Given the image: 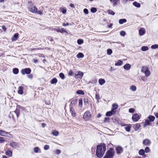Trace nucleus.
I'll return each instance as SVG.
<instances>
[{
	"instance_id": "6e6d98bb",
	"label": "nucleus",
	"mask_w": 158,
	"mask_h": 158,
	"mask_svg": "<svg viewBox=\"0 0 158 158\" xmlns=\"http://www.w3.org/2000/svg\"><path fill=\"white\" fill-rule=\"evenodd\" d=\"M150 151V149L149 147H146L145 148V152L146 153H148V152Z\"/></svg>"
},
{
	"instance_id": "20e7f679",
	"label": "nucleus",
	"mask_w": 158,
	"mask_h": 158,
	"mask_svg": "<svg viewBox=\"0 0 158 158\" xmlns=\"http://www.w3.org/2000/svg\"><path fill=\"white\" fill-rule=\"evenodd\" d=\"M141 72L144 73L146 77H148L151 74L148 68L146 66H143L142 67Z\"/></svg>"
},
{
	"instance_id": "a18cd8bd",
	"label": "nucleus",
	"mask_w": 158,
	"mask_h": 158,
	"mask_svg": "<svg viewBox=\"0 0 158 158\" xmlns=\"http://www.w3.org/2000/svg\"><path fill=\"white\" fill-rule=\"evenodd\" d=\"M110 118L109 117H105L104 118V123H107L109 122L110 121Z\"/></svg>"
},
{
	"instance_id": "a878e982",
	"label": "nucleus",
	"mask_w": 158,
	"mask_h": 158,
	"mask_svg": "<svg viewBox=\"0 0 158 158\" xmlns=\"http://www.w3.org/2000/svg\"><path fill=\"white\" fill-rule=\"evenodd\" d=\"M98 82L100 85H102L105 83V81L104 79L101 78L99 79Z\"/></svg>"
},
{
	"instance_id": "bb28decb",
	"label": "nucleus",
	"mask_w": 158,
	"mask_h": 158,
	"mask_svg": "<svg viewBox=\"0 0 158 158\" xmlns=\"http://www.w3.org/2000/svg\"><path fill=\"white\" fill-rule=\"evenodd\" d=\"M123 61L121 60H118L117 63H115V66H120L123 64Z\"/></svg>"
},
{
	"instance_id": "473e14b6",
	"label": "nucleus",
	"mask_w": 158,
	"mask_h": 158,
	"mask_svg": "<svg viewBox=\"0 0 158 158\" xmlns=\"http://www.w3.org/2000/svg\"><path fill=\"white\" fill-rule=\"evenodd\" d=\"M148 50V48L146 46H143L141 47V50L143 51H146Z\"/></svg>"
},
{
	"instance_id": "a19ab883",
	"label": "nucleus",
	"mask_w": 158,
	"mask_h": 158,
	"mask_svg": "<svg viewBox=\"0 0 158 158\" xmlns=\"http://www.w3.org/2000/svg\"><path fill=\"white\" fill-rule=\"evenodd\" d=\"M151 48L152 49H155L158 48V44H155L152 45L151 47Z\"/></svg>"
},
{
	"instance_id": "6e6552de",
	"label": "nucleus",
	"mask_w": 158,
	"mask_h": 158,
	"mask_svg": "<svg viewBox=\"0 0 158 158\" xmlns=\"http://www.w3.org/2000/svg\"><path fill=\"white\" fill-rule=\"evenodd\" d=\"M31 70L30 68H26L21 70V72L23 75L25 74H29L31 73Z\"/></svg>"
},
{
	"instance_id": "aec40b11",
	"label": "nucleus",
	"mask_w": 158,
	"mask_h": 158,
	"mask_svg": "<svg viewBox=\"0 0 158 158\" xmlns=\"http://www.w3.org/2000/svg\"><path fill=\"white\" fill-rule=\"evenodd\" d=\"M19 35V34L18 33H15L14 35V36L12 38V41H15L17 40L18 39V37Z\"/></svg>"
},
{
	"instance_id": "052dcab7",
	"label": "nucleus",
	"mask_w": 158,
	"mask_h": 158,
	"mask_svg": "<svg viewBox=\"0 0 158 158\" xmlns=\"http://www.w3.org/2000/svg\"><path fill=\"white\" fill-rule=\"evenodd\" d=\"M110 111L112 113V114H114L115 113V112H116V110H115L112 108L111 110Z\"/></svg>"
},
{
	"instance_id": "f03ea898",
	"label": "nucleus",
	"mask_w": 158,
	"mask_h": 158,
	"mask_svg": "<svg viewBox=\"0 0 158 158\" xmlns=\"http://www.w3.org/2000/svg\"><path fill=\"white\" fill-rule=\"evenodd\" d=\"M115 154L114 149L110 148L107 151L103 158H113Z\"/></svg>"
},
{
	"instance_id": "3c124183",
	"label": "nucleus",
	"mask_w": 158,
	"mask_h": 158,
	"mask_svg": "<svg viewBox=\"0 0 158 158\" xmlns=\"http://www.w3.org/2000/svg\"><path fill=\"white\" fill-rule=\"evenodd\" d=\"M5 141V140L4 138L2 137H0V143H2Z\"/></svg>"
},
{
	"instance_id": "2f4dec72",
	"label": "nucleus",
	"mask_w": 158,
	"mask_h": 158,
	"mask_svg": "<svg viewBox=\"0 0 158 158\" xmlns=\"http://www.w3.org/2000/svg\"><path fill=\"white\" fill-rule=\"evenodd\" d=\"M139 154L141 156L145 154L144 150L143 149L140 150L139 151Z\"/></svg>"
},
{
	"instance_id": "774afa93",
	"label": "nucleus",
	"mask_w": 158,
	"mask_h": 158,
	"mask_svg": "<svg viewBox=\"0 0 158 158\" xmlns=\"http://www.w3.org/2000/svg\"><path fill=\"white\" fill-rule=\"evenodd\" d=\"M154 115H155V116L156 118H158V113H155V112L154 113Z\"/></svg>"
},
{
	"instance_id": "cd10ccee",
	"label": "nucleus",
	"mask_w": 158,
	"mask_h": 158,
	"mask_svg": "<svg viewBox=\"0 0 158 158\" xmlns=\"http://www.w3.org/2000/svg\"><path fill=\"white\" fill-rule=\"evenodd\" d=\"M133 4L134 6L137 7H140V4L136 1L133 2Z\"/></svg>"
},
{
	"instance_id": "423d86ee",
	"label": "nucleus",
	"mask_w": 158,
	"mask_h": 158,
	"mask_svg": "<svg viewBox=\"0 0 158 158\" xmlns=\"http://www.w3.org/2000/svg\"><path fill=\"white\" fill-rule=\"evenodd\" d=\"M83 74V72L79 71L77 73L75 74V78L76 79H81L82 77Z\"/></svg>"
},
{
	"instance_id": "7c9ffc66",
	"label": "nucleus",
	"mask_w": 158,
	"mask_h": 158,
	"mask_svg": "<svg viewBox=\"0 0 158 158\" xmlns=\"http://www.w3.org/2000/svg\"><path fill=\"white\" fill-rule=\"evenodd\" d=\"M145 123L144 126H146L147 125H149L151 124V122L149 120L146 119L145 121Z\"/></svg>"
},
{
	"instance_id": "5701e85b",
	"label": "nucleus",
	"mask_w": 158,
	"mask_h": 158,
	"mask_svg": "<svg viewBox=\"0 0 158 158\" xmlns=\"http://www.w3.org/2000/svg\"><path fill=\"white\" fill-rule=\"evenodd\" d=\"M58 81V80L57 79L55 78H53L50 81V82L52 84H56L57 83Z\"/></svg>"
},
{
	"instance_id": "37998d69",
	"label": "nucleus",
	"mask_w": 158,
	"mask_h": 158,
	"mask_svg": "<svg viewBox=\"0 0 158 158\" xmlns=\"http://www.w3.org/2000/svg\"><path fill=\"white\" fill-rule=\"evenodd\" d=\"M59 76L62 79H64L65 78L64 75L63 73H60L59 74Z\"/></svg>"
},
{
	"instance_id": "2eb2a0df",
	"label": "nucleus",
	"mask_w": 158,
	"mask_h": 158,
	"mask_svg": "<svg viewBox=\"0 0 158 158\" xmlns=\"http://www.w3.org/2000/svg\"><path fill=\"white\" fill-rule=\"evenodd\" d=\"M146 32L145 29L143 27L141 28L139 31V34L140 36H142L145 34Z\"/></svg>"
},
{
	"instance_id": "ddd939ff",
	"label": "nucleus",
	"mask_w": 158,
	"mask_h": 158,
	"mask_svg": "<svg viewBox=\"0 0 158 158\" xmlns=\"http://www.w3.org/2000/svg\"><path fill=\"white\" fill-rule=\"evenodd\" d=\"M29 10L31 11L33 13H35L37 11V8L34 6L32 5L30 6L29 8Z\"/></svg>"
},
{
	"instance_id": "c03bdc74",
	"label": "nucleus",
	"mask_w": 158,
	"mask_h": 158,
	"mask_svg": "<svg viewBox=\"0 0 158 158\" xmlns=\"http://www.w3.org/2000/svg\"><path fill=\"white\" fill-rule=\"evenodd\" d=\"M130 89L132 91H135L136 90V87L135 85H132V86H131V87Z\"/></svg>"
},
{
	"instance_id": "c756f323",
	"label": "nucleus",
	"mask_w": 158,
	"mask_h": 158,
	"mask_svg": "<svg viewBox=\"0 0 158 158\" xmlns=\"http://www.w3.org/2000/svg\"><path fill=\"white\" fill-rule=\"evenodd\" d=\"M127 22V20L125 19H121L119 20V23L120 24H122Z\"/></svg>"
},
{
	"instance_id": "ea45409f",
	"label": "nucleus",
	"mask_w": 158,
	"mask_h": 158,
	"mask_svg": "<svg viewBox=\"0 0 158 158\" xmlns=\"http://www.w3.org/2000/svg\"><path fill=\"white\" fill-rule=\"evenodd\" d=\"M77 99H74L72 100L71 104L75 105L77 103Z\"/></svg>"
},
{
	"instance_id": "f257e3e1",
	"label": "nucleus",
	"mask_w": 158,
	"mask_h": 158,
	"mask_svg": "<svg viewBox=\"0 0 158 158\" xmlns=\"http://www.w3.org/2000/svg\"><path fill=\"white\" fill-rule=\"evenodd\" d=\"M106 150V146L103 143L102 145H98L97 147L96 155L98 158H101L103 156Z\"/></svg>"
},
{
	"instance_id": "69168bd1",
	"label": "nucleus",
	"mask_w": 158,
	"mask_h": 158,
	"mask_svg": "<svg viewBox=\"0 0 158 158\" xmlns=\"http://www.w3.org/2000/svg\"><path fill=\"white\" fill-rule=\"evenodd\" d=\"M96 98L97 99H100L99 95L98 94H96L95 95Z\"/></svg>"
},
{
	"instance_id": "412c9836",
	"label": "nucleus",
	"mask_w": 158,
	"mask_h": 158,
	"mask_svg": "<svg viewBox=\"0 0 158 158\" xmlns=\"http://www.w3.org/2000/svg\"><path fill=\"white\" fill-rule=\"evenodd\" d=\"M52 134L54 136H57L59 134V132L56 130H53L52 131Z\"/></svg>"
},
{
	"instance_id": "39448f33",
	"label": "nucleus",
	"mask_w": 158,
	"mask_h": 158,
	"mask_svg": "<svg viewBox=\"0 0 158 158\" xmlns=\"http://www.w3.org/2000/svg\"><path fill=\"white\" fill-rule=\"evenodd\" d=\"M20 107V106H18L17 107L16 110L12 112V113H10V115H11V114L12 115V118L13 117V113H15L16 115L17 118H18V117H19V114H20V109H19Z\"/></svg>"
},
{
	"instance_id": "f704fd0d",
	"label": "nucleus",
	"mask_w": 158,
	"mask_h": 158,
	"mask_svg": "<svg viewBox=\"0 0 158 158\" xmlns=\"http://www.w3.org/2000/svg\"><path fill=\"white\" fill-rule=\"evenodd\" d=\"M78 58H83L84 56V54L82 53H79L77 55Z\"/></svg>"
},
{
	"instance_id": "79ce46f5",
	"label": "nucleus",
	"mask_w": 158,
	"mask_h": 158,
	"mask_svg": "<svg viewBox=\"0 0 158 158\" xmlns=\"http://www.w3.org/2000/svg\"><path fill=\"white\" fill-rule=\"evenodd\" d=\"M97 11V9L95 7H92L91 9V12L94 13L96 12Z\"/></svg>"
},
{
	"instance_id": "7ed1b4c3",
	"label": "nucleus",
	"mask_w": 158,
	"mask_h": 158,
	"mask_svg": "<svg viewBox=\"0 0 158 158\" xmlns=\"http://www.w3.org/2000/svg\"><path fill=\"white\" fill-rule=\"evenodd\" d=\"M91 114L89 110H87L83 115V118L85 121L89 120L91 118Z\"/></svg>"
},
{
	"instance_id": "a211bd4d",
	"label": "nucleus",
	"mask_w": 158,
	"mask_h": 158,
	"mask_svg": "<svg viewBox=\"0 0 158 158\" xmlns=\"http://www.w3.org/2000/svg\"><path fill=\"white\" fill-rule=\"evenodd\" d=\"M8 133L2 130H0V135L2 136H6Z\"/></svg>"
},
{
	"instance_id": "0eeeda50",
	"label": "nucleus",
	"mask_w": 158,
	"mask_h": 158,
	"mask_svg": "<svg viewBox=\"0 0 158 158\" xmlns=\"http://www.w3.org/2000/svg\"><path fill=\"white\" fill-rule=\"evenodd\" d=\"M132 119L133 121L137 122L139 119L140 117L138 114L136 113L132 115Z\"/></svg>"
},
{
	"instance_id": "603ef678",
	"label": "nucleus",
	"mask_w": 158,
	"mask_h": 158,
	"mask_svg": "<svg viewBox=\"0 0 158 158\" xmlns=\"http://www.w3.org/2000/svg\"><path fill=\"white\" fill-rule=\"evenodd\" d=\"M120 35L122 36H124L126 35V32L124 31H121L120 32Z\"/></svg>"
},
{
	"instance_id": "e2e57ef3",
	"label": "nucleus",
	"mask_w": 158,
	"mask_h": 158,
	"mask_svg": "<svg viewBox=\"0 0 158 158\" xmlns=\"http://www.w3.org/2000/svg\"><path fill=\"white\" fill-rule=\"evenodd\" d=\"M69 25V24L68 23H63V26H68Z\"/></svg>"
},
{
	"instance_id": "1a4fd4ad",
	"label": "nucleus",
	"mask_w": 158,
	"mask_h": 158,
	"mask_svg": "<svg viewBox=\"0 0 158 158\" xmlns=\"http://www.w3.org/2000/svg\"><path fill=\"white\" fill-rule=\"evenodd\" d=\"M70 112L72 116L73 117H75L77 114L73 107L72 106H70Z\"/></svg>"
},
{
	"instance_id": "6ab92c4d",
	"label": "nucleus",
	"mask_w": 158,
	"mask_h": 158,
	"mask_svg": "<svg viewBox=\"0 0 158 158\" xmlns=\"http://www.w3.org/2000/svg\"><path fill=\"white\" fill-rule=\"evenodd\" d=\"M140 126V124L139 123H137L133 126V128L135 131H137L139 130Z\"/></svg>"
},
{
	"instance_id": "09e8293b",
	"label": "nucleus",
	"mask_w": 158,
	"mask_h": 158,
	"mask_svg": "<svg viewBox=\"0 0 158 158\" xmlns=\"http://www.w3.org/2000/svg\"><path fill=\"white\" fill-rule=\"evenodd\" d=\"M112 115H113L112 113L110 111L107 112L106 114V116H110Z\"/></svg>"
},
{
	"instance_id": "5fc2aeb1",
	"label": "nucleus",
	"mask_w": 158,
	"mask_h": 158,
	"mask_svg": "<svg viewBox=\"0 0 158 158\" xmlns=\"http://www.w3.org/2000/svg\"><path fill=\"white\" fill-rule=\"evenodd\" d=\"M61 11L63 14H65L66 12V10L65 8H61Z\"/></svg>"
},
{
	"instance_id": "49530a36",
	"label": "nucleus",
	"mask_w": 158,
	"mask_h": 158,
	"mask_svg": "<svg viewBox=\"0 0 158 158\" xmlns=\"http://www.w3.org/2000/svg\"><path fill=\"white\" fill-rule=\"evenodd\" d=\"M112 53V51L111 49H108L107 50V54L108 55H110Z\"/></svg>"
},
{
	"instance_id": "864d4df0",
	"label": "nucleus",
	"mask_w": 158,
	"mask_h": 158,
	"mask_svg": "<svg viewBox=\"0 0 158 158\" xmlns=\"http://www.w3.org/2000/svg\"><path fill=\"white\" fill-rule=\"evenodd\" d=\"M49 145L46 144L45 145L44 147V149L45 150H47L49 149Z\"/></svg>"
},
{
	"instance_id": "9d476101",
	"label": "nucleus",
	"mask_w": 158,
	"mask_h": 158,
	"mask_svg": "<svg viewBox=\"0 0 158 158\" xmlns=\"http://www.w3.org/2000/svg\"><path fill=\"white\" fill-rule=\"evenodd\" d=\"M55 31H56L58 32H60L61 33H68V32L67 31L64 29L63 28H61L60 29H57L56 28H54L53 29Z\"/></svg>"
},
{
	"instance_id": "4468645a",
	"label": "nucleus",
	"mask_w": 158,
	"mask_h": 158,
	"mask_svg": "<svg viewBox=\"0 0 158 158\" xmlns=\"http://www.w3.org/2000/svg\"><path fill=\"white\" fill-rule=\"evenodd\" d=\"M122 126H126L125 129L126 131L127 132L130 131L131 128V125L130 124H124Z\"/></svg>"
},
{
	"instance_id": "e433bc0d",
	"label": "nucleus",
	"mask_w": 158,
	"mask_h": 158,
	"mask_svg": "<svg viewBox=\"0 0 158 158\" xmlns=\"http://www.w3.org/2000/svg\"><path fill=\"white\" fill-rule=\"evenodd\" d=\"M13 72L14 74H16L19 72V69L16 68H14L13 69Z\"/></svg>"
},
{
	"instance_id": "4c0bfd02",
	"label": "nucleus",
	"mask_w": 158,
	"mask_h": 158,
	"mask_svg": "<svg viewBox=\"0 0 158 158\" xmlns=\"http://www.w3.org/2000/svg\"><path fill=\"white\" fill-rule=\"evenodd\" d=\"M118 107V105L115 103L113 104L112 105V108L115 110L117 109Z\"/></svg>"
},
{
	"instance_id": "13d9d810",
	"label": "nucleus",
	"mask_w": 158,
	"mask_h": 158,
	"mask_svg": "<svg viewBox=\"0 0 158 158\" xmlns=\"http://www.w3.org/2000/svg\"><path fill=\"white\" fill-rule=\"evenodd\" d=\"M73 73L72 70L69 71L68 73V75L70 76H72L73 75Z\"/></svg>"
},
{
	"instance_id": "72a5a7b5",
	"label": "nucleus",
	"mask_w": 158,
	"mask_h": 158,
	"mask_svg": "<svg viewBox=\"0 0 158 158\" xmlns=\"http://www.w3.org/2000/svg\"><path fill=\"white\" fill-rule=\"evenodd\" d=\"M107 13L108 14L114 15L115 14L114 12L112 10H107Z\"/></svg>"
},
{
	"instance_id": "4d7b16f0",
	"label": "nucleus",
	"mask_w": 158,
	"mask_h": 158,
	"mask_svg": "<svg viewBox=\"0 0 158 158\" xmlns=\"http://www.w3.org/2000/svg\"><path fill=\"white\" fill-rule=\"evenodd\" d=\"M61 152V151L59 149H57L55 151V153L57 154H59Z\"/></svg>"
},
{
	"instance_id": "b1692460",
	"label": "nucleus",
	"mask_w": 158,
	"mask_h": 158,
	"mask_svg": "<svg viewBox=\"0 0 158 158\" xmlns=\"http://www.w3.org/2000/svg\"><path fill=\"white\" fill-rule=\"evenodd\" d=\"M148 120L150 121L151 123L152 122H153L155 119V118L154 116L152 115H149L148 117Z\"/></svg>"
},
{
	"instance_id": "c85d7f7f",
	"label": "nucleus",
	"mask_w": 158,
	"mask_h": 158,
	"mask_svg": "<svg viewBox=\"0 0 158 158\" xmlns=\"http://www.w3.org/2000/svg\"><path fill=\"white\" fill-rule=\"evenodd\" d=\"M6 154L8 156L10 157L12 155V152L11 151L8 150L6 152Z\"/></svg>"
},
{
	"instance_id": "393cba45",
	"label": "nucleus",
	"mask_w": 158,
	"mask_h": 158,
	"mask_svg": "<svg viewBox=\"0 0 158 158\" xmlns=\"http://www.w3.org/2000/svg\"><path fill=\"white\" fill-rule=\"evenodd\" d=\"M10 145L12 147L16 148L17 146V143L14 142H11L10 143Z\"/></svg>"
},
{
	"instance_id": "f3484780",
	"label": "nucleus",
	"mask_w": 158,
	"mask_h": 158,
	"mask_svg": "<svg viewBox=\"0 0 158 158\" xmlns=\"http://www.w3.org/2000/svg\"><path fill=\"white\" fill-rule=\"evenodd\" d=\"M110 1L112 3L113 6L117 5L118 3H119L120 2V0H110Z\"/></svg>"
},
{
	"instance_id": "dca6fc26",
	"label": "nucleus",
	"mask_w": 158,
	"mask_h": 158,
	"mask_svg": "<svg viewBox=\"0 0 158 158\" xmlns=\"http://www.w3.org/2000/svg\"><path fill=\"white\" fill-rule=\"evenodd\" d=\"M25 85H23L22 86H20L18 88V93L19 94H22L23 93V89L24 88V87Z\"/></svg>"
},
{
	"instance_id": "9b49d317",
	"label": "nucleus",
	"mask_w": 158,
	"mask_h": 158,
	"mask_svg": "<svg viewBox=\"0 0 158 158\" xmlns=\"http://www.w3.org/2000/svg\"><path fill=\"white\" fill-rule=\"evenodd\" d=\"M143 143L144 145L148 146L149 145L151 144V142L149 139H146L143 141Z\"/></svg>"
},
{
	"instance_id": "de8ad7c7",
	"label": "nucleus",
	"mask_w": 158,
	"mask_h": 158,
	"mask_svg": "<svg viewBox=\"0 0 158 158\" xmlns=\"http://www.w3.org/2000/svg\"><path fill=\"white\" fill-rule=\"evenodd\" d=\"M79 105L81 107L82 106V100L81 98L79 99Z\"/></svg>"
},
{
	"instance_id": "bf43d9fd",
	"label": "nucleus",
	"mask_w": 158,
	"mask_h": 158,
	"mask_svg": "<svg viewBox=\"0 0 158 158\" xmlns=\"http://www.w3.org/2000/svg\"><path fill=\"white\" fill-rule=\"evenodd\" d=\"M83 11H84V13L86 14H87L89 13L88 10V9L86 8L84 9L83 10Z\"/></svg>"
},
{
	"instance_id": "8fccbe9b",
	"label": "nucleus",
	"mask_w": 158,
	"mask_h": 158,
	"mask_svg": "<svg viewBox=\"0 0 158 158\" xmlns=\"http://www.w3.org/2000/svg\"><path fill=\"white\" fill-rule=\"evenodd\" d=\"M135 111V109L134 108H130L129 110V112L130 113H133Z\"/></svg>"
},
{
	"instance_id": "680f3d73",
	"label": "nucleus",
	"mask_w": 158,
	"mask_h": 158,
	"mask_svg": "<svg viewBox=\"0 0 158 158\" xmlns=\"http://www.w3.org/2000/svg\"><path fill=\"white\" fill-rule=\"evenodd\" d=\"M38 149L39 148L38 147L35 148L34 149V152L36 153L38 152Z\"/></svg>"
},
{
	"instance_id": "338daca9",
	"label": "nucleus",
	"mask_w": 158,
	"mask_h": 158,
	"mask_svg": "<svg viewBox=\"0 0 158 158\" xmlns=\"http://www.w3.org/2000/svg\"><path fill=\"white\" fill-rule=\"evenodd\" d=\"M2 28L4 31H6V28L4 26H2Z\"/></svg>"
},
{
	"instance_id": "58836bf2",
	"label": "nucleus",
	"mask_w": 158,
	"mask_h": 158,
	"mask_svg": "<svg viewBox=\"0 0 158 158\" xmlns=\"http://www.w3.org/2000/svg\"><path fill=\"white\" fill-rule=\"evenodd\" d=\"M77 43L78 44H81L83 43V40L81 39H78L77 40Z\"/></svg>"
},
{
	"instance_id": "4be33fe9",
	"label": "nucleus",
	"mask_w": 158,
	"mask_h": 158,
	"mask_svg": "<svg viewBox=\"0 0 158 158\" xmlns=\"http://www.w3.org/2000/svg\"><path fill=\"white\" fill-rule=\"evenodd\" d=\"M131 66L129 64H126L124 66V68L127 70H129L131 68Z\"/></svg>"
},
{
	"instance_id": "0e129e2a",
	"label": "nucleus",
	"mask_w": 158,
	"mask_h": 158,
	"mask_svg": "<svg viewBox=\"0 0 158 158\" xmlns=\"http://www.w3.org/2000/svg\"><path fill=\"white\" fill-rule=\"evenodd\" d=\"M48 39L51 42H52L53 41V39L51 37H49L48 38Z\"/></svg>"
},
{
	"instance_id": "c9c22d12",
	"label": "nucleus",
	"mask_w": 158,
	"mask_h": 158,
	"mask_svg": "<svg viewBox=\"0 0 158 158\" xmlns=\"http://www.w3.org/2000/svg\"><path fill=\"white\" fill-rule=\"evenodd\" d=\"M77 93L79 95H84L85 94L84 92L82 90H78L77 91Z\"/></svg>"
},
{
	"instance_id": "f8f14e48",
	"label": "nucleus",
	"mask_w": 158,
	"mask_h": 158,
	"mask_svg": "<svg viewBox=\"0 0 158 158\" xmlns=\"http://www.w3.org/2000/svg\"><path fill=\"white\" fill-rule=\"evenodd\" d=\"M116 151L117 154H120L123 152V149L122 147L118 146L116 148Z\"/></svg>"
}]
</instances>
